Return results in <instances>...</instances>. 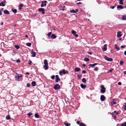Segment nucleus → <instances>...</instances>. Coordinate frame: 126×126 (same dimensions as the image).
I'll use <instances>...</instances> for the list:
<instances>
[{
	"label": "nucleus",
	"instance_id": "nucleus-58",
	"mask_svg": "<svg viewBox=\"0 0 126 126\" xmlns=\"http://www.w3.org/2000/svg\"><path fill=\"white\" fill-rule=\"evenodd\" d=\"M82 4V3H81V2H79V3H77V5H79V4Z\"/></svg>",
	"mask_w": 126,
	"mask_h": 126
},
{
	"label": "nucleus",
	"instance_id": "nucleus-46",
	"mask_svg": "<svg viewBox=\"0 0 126 126\" xmlns=\"http://www.w3.org/2000/svg\"><path fill=\"white\" fill-rule=\"evenodd\" d=\"M20 62H21V61H20V60L19 59H18L16 61V62L17 63H20Z\"/></svg>",
	"mask_w": 126,
	"mask_h": 126
},
{
	"label": "nucleus",
	"instance_id": "nucleus-3",
	"mask_svg": "<svg viewBox=\"0 0 126 126\" xmlns=\"http://www.w3.org/2000/svg\"><path fill=\"white\" fill-rule=\"evenodd\" d=\"M101 89L100 90V92L103 93H104L106 92V88L104 87V85H102L101 86Z\"/></svg>",
	"mask_w": 126,
	"mask_h": 126
},
{
	"label": "nucleus",
	"instance_id": "nucleus-53",
	"mask_svg": "<svg viewBox=\"0 0 126 126\" xmlns=\"http://www.w3.org/2000/svg\"><path fill=\"white\" fill-rule=\"evenodd\" d=\"M32 63V61H30V62L29 63V65H30Z\"/></svg>",
	"mask_w": 126,
	"mask_h": 126
},
{
	"label": "nucleus",
	"instance_id": "nucleus-21",
	"mask_svg": "<svg viewBox=\"0 0 126 126\" xmlns=\"http://www.w3.org/2000/svg\"><path fill=\"white\" fill-rule=\"evenodd\" d=\"M35 117L36 118H39L40 117L38 113H35L34 115Z\"/></svg>",
	"mask_w": 126,
	"mask_h": 126
},
{
	"label": "nucleus",
	"instance_id": "nucleus-48",
	"mask_svg": "<svg viewBox=\"0 0 126 126\" xmlns=\"http://www.w3.org/2000/svg\"><path fill=\"white\" fill-rule=\"evenodd\" d=\"M126 47V46L125 45H124V46L122 45V46H121V48H125Z\"/></svg>",
	"mask_w": 126,
	"mask_h": 126
},
{
	"label": "nucleus",
	"instance_id": "nucleus-23",
	"mask_svg": "<svg viewBox=\"0 0 126 126\" xmlns=\"http://www.w3.org/2000/svg\"><path fill=\"white\" fill-rule=\"evenodd\" d=\"M82 82H84L85 84L86 83V80L84 78H83L82 79Z\"/></svg>",
	"mask_w": 126,
	"mask_h": 126
},
{
	"label": "nucleus",
	"instance_id": "nucleus-31",
	"mask_svg": "<svg viewBox=\"0 0 126 126\" xmlns=\"http://www.w3.org/2000/svg\"><path fill=\"white\" fill-rule=\"evenodd\" d=\"M122 19L123 20H126V15H124L122 18Z\"/></svg>",
	"mask_w": 126,
	"mask_h": 126
},
{
	"label": "nucleus",
	"instance_id": "nucleus-25",
	"mask_svg": "<svg viewBox=\"0 0 126 126\" xmlns=\"http://www.w3.org/2000/svg\"><path fill=\"white\" fill-rule=\"evenodd\" d=\"M114 46H115V49H116L117 50L120 49L119 47H118L116 44L114 45Z\"/></svg>",
	"mask_w": 126,
	"mask_h": 126
},
{
	"label": "nucleus",
	"instance_id": "nucleus-50",
	"mask_svg": "<svg viewBox=\"0 0 126 126\" xmlns=\"http://www.w3.org/2000/svg\"><path fill=\"white\" fill-rule=\"evenodd\" d=\"M86 72V71L85 70H84L82 71V73L85 74Z\"/></svg>",
	"mask_w": 126,
	"mask_h": 126
},
{
	"label": "nucleus",
	"instance_id": "nucleus-14",
	"mask_svg": "<svg viewBox=\"0 0 126 126\" xmlns=\"http://www.w3.org/2000/svg\"><path fill=\"white\" fill-rule=\"evenodd\" d=\"M121 31H119L118 32L117 35V36L119 38L122 35L121 34Z\"/></svg>",
	"mask_w": 126,
	"mask_h": 126
},
{
	"label": "nucleus",
	"instance_id": "nucleus-7",
	"mask_svg": "<svg viewBox=\"0 0 126 126\" xmlns=\"http://www.w3.org/2000/svg\"><path fill=\"white\" fill-rule=\"evenodd\" d=\"M56 79L55 80L56 82L57 83L60 81V79L59 78V76L58 75H56L55 76Z\"/></svg>",
	"mask_w": 126,
	"mask_h": 126
},
{
	"label": "nucleus",
	"instance_id": "nucleus-33",
	"mask_svg": "<svg viewBox=\"0 0 126 126\" xmlns=\"http://www.w3.org/2000/svg\"><path fill=\"white\" fill-rule=\"evenodd\" d=\"M15 47L17 49H18L20 48V47L19 46L16 45L15 46Z\"/></svg>",
	"mask_w": 126,
	"mask_h": 126
},
{
	"label": "nucleus",
	"instance_id": "nucleus-27",
	"mask_svg": "<svg viewBox=\"0 0 126 126\" xmlns=\"http://www.w3.org/2000/svg\"><path fill=\"white\" fill-rule=\"evenodd\" d=\"M64 124L66 126H69L70 125V123L66 122H64Z\"/></svg>",
	"mask_w": 126,
	"mask_h": 126
},
{
	"label": "nucleus",
	"instance_id": "nucleus-55",
	"mask_svg": "<svg viewBox=\"0 0 126 126\" xmlns=\"http://www.w3.org/2000/svg\"><path fill=\"white\" fill-rule=\"evenodd\" d=\"M23 5L22 4H20V5H19V7H22L23 6Z\"/></svg>",
	"mask_w": 126,
	"mask_h": 126
},
{
	"label": "nucleus",
	"instance_id": "nucleus-64",
	"mask_svg": "<svg viewBox=\"0 0 126 126\" xmlns=\"http://www.w3.org/2000/svg\"><path fill=\"white\" fill-rule=\"evenodd\" d=\"M83 67H85L86 66V65L85 64H84L83 65Z\"/></svg>",
	"mask_w": 126,
	"mask_h": 126
},
{
	"label": "nucleus",
	"instance_id": "nucleus-63",
	"mask_svg": "<svg viewBox=\"0 0 126 126\" xmlns=\"http://www.w3.org/2000/svg\"><path fill=\"white\" fill-rule=\"evenodd\" d=\"M22 9V7H19V10H21Z\"/></svg>",
	"mask_w": 126,
	"mask_h": 126
},
{
	"label": "nucleus",
	"instance_id": "nucleus-61",
	"mask_svg": "<svg viewBox=\"0 0 126 126\" xmlns=\"http://www.w3.org/2000/svg\"><path fill=\"white\" fill-rule=\"evenodd\" d=\"M115 7V6H113L112 7H111V8L112 9H113Z\"/></svg>",
	"mask_w": 126,
	"mask_h": 126
},
{
	"label": "nucleus",
	"instance_id": "nucleus-36",
	"mask_svg": "<svg viewBox=\"0 0 126 126\" xmlns=\"http://www.w3.org/2000/svg\"><path fill=\"white\" fill-rule=\"evenodd\" d=\"M52 33L51 32H49L47 34V35L48 37H50V35Z\"/></svg>",
	"mask_w": 126,
	"mask_h": 126
},
{
	"label": "nucleus",
	"instance_id": "nucleus-51",
	"mask_svg": "<svg viewBox=\"0 0 126 126\" xmlns=\"http://www.w3.org/2000/svg\"><path fill=\"white\" fill-rule=\"evenodd\" d=\"M77 123L79 125V124H80V121H77Z\"/></svg>",
	"mask_w": 126,
	"mask_h": 126
},
{
	"label": "nucleus",
	"instance_id": "nucleus-59",
	"mask_svg": "<svg viewBox=\"0 0 126 126\" xmlns=\"http://www.w3.org/2000/svg\"><path fill=\"white\" fill-rule=\"evenodd\" d=\"M125 108L124 109L125 110H126V105H125L124 106Z\"/></svg>",
	"mask_w": 126,
	"mask_h": 126
},
{
	"label": "nucleus",
	"instance_id": "nucleus-12",
	"mask_svg": "<svg viewBox=\"0 0 126 126\" xmlns=\"http://www.w3.org/2000/svg\"><path fill=\"white\" fill-rule=\"evenodd\" d=\"M97 64V63H94L93 64H90L89 65V66L91 67L92 68H93L94 67V66L95 65H96Z\"/></svg>",
	"mask_w": 126,
	"mask_h": 126
},
{
	"label": "nucleus",
	"instance_id": "nucleus-40",
	"mask_svg": "<svg viewBox=\"0 0 126 126\" xmlns=\"http://www.w3.org/2000/svg\"><path fill=\"white\" fill-rule=\"evenodd\" d=\"M70 12L71 13H75V10H70Z\"/></svg>",
	"mask_w": 126,
	"mask_h": 126
},
{
	"label": "nucleus",
	"instance_id": "nucleus-47",
	"mask_svg": "<svg viewBox=\"0 0 126 126\" xmlns=\"http://www.w3.org/2000/svg\"><path fill=\"white\" fill-rule=\"evenodd\" d=\"M27 87H30L31 85L29 83H28L27 84Z\"/></svg>",
	"mask_w": 126,
	"mask_h": 126
},
{
	"label": "nucleus",
	"instance_id": "nucleus-30",
	"mask_svg": "<svg viewBox=\"0 0 126 126\" xmlns=\"http://www.w3.org/2000/svg\"><path fill=\"white\" fill-rule=\"evenodd\" d=\"M6 118L7 120H9L10 119V117L9 115H7L6 117Z\"/></svg>",
	"mask_w": 126,
	"mask_h": 126
},
{
	"label": "nucleus",
	"instance_id": "nucleus-56",
	"mask_svg": "<svg viewBox=\"0 0 126 126\" xmlns=\"http://www.w3.org/2000/svg\"><path fill=\"white\" fill-rule=\"evenodd\" d=\"M78 9H76V10L75 11V13H76L78 12Z\"/></svg>",
	"mask_w": 126,
	"mask_h": 126
},
{
	"label": "nucleus",
	"instance_id": "nucleus-8",
	"mask_svg": "<svg viewBox=\"0 0 126 126\" xmlns=\"http://www.w3.org/2000/svg\"><path fill=\"white\" fill-rule=\"evenodd\" d=\"M71 33H72V34L74 36H75L76 37H77L78 36V35L76 34V32L75 31H74V30H73L72 31Z\"/></svg>",
	"mask_w": 126,
	"mask_h": 126
},
{
	"label": "nucleus",
	"instance_id": "nucleus-18",
	"mask_svg": "<svg viewBox=\"0 0 126 126\" xmlns=\"http://www.w3.org/2000/svg\"><path fill=\"white\" fill-rule=\"evenodd\" d=\"M57 37L56 35H55V34H52L51 35V38L52 39H54L55 38Z\"/></svg>",
	"mask_w": 126,
	"mask_h": 126
},
{
	"label": "nucleus",
	"instance_id": "nucleus-42",
	"mask_svg": "<svg viewBox=\"0 0 126 126\" xmlns=\"http://www.w3.org/2000/svg\"><path fill=\"white\" fill-rule=\"evenodd\" d=\"M55 77V76L54 75H53L51 77V78L52 79H54Z\"/></svg>",
	"mask_w": 126,
	"mask_h": 126
},
{
	"label": "nucleus",
	"instance_id": "nucleus-10",
	"mask_svg": "<svg viewBox=\"0 0 126 126\" xmlns=\"http://www.w3.org/2000/svg\"><path fill=\"white\" fill-rule=\"evenodd\" d=\"M106 98L103 95L101 96L100 99L102 101H103Z\"/></svg>",
	"mask_w": 126,
	"mask_h": 126
},
{
	"label": "nucleus",
	"instance_id": "nucleus-22",
	"mask_svg": "<svg viewBox=\"0 0 126 126\" xmlns=\"http://www.w3.org/2000/svg\"><path fill=\"white\" fill-rule=\"evenodd\" d=\"M4 13L6 14H10L9 12L7 10H5L4 11Z\"/></svg>",
	"mask_w": 126,
	"mask_h": 126
},
{
	"label": "nucleus",
	"instance_id": "nucleus-5",
	"mask_svg": "<svg viewBox=\"0 0 126 126\" xmlns=\"http://www.w3.org/2000/svg\"><path fill=\"white\" fill-rule=\"evenodd\" d=\"M45 9L42 8H39L38 9V11L40 12H41L42 14H45Z\"/></svg>",
	"mask_w": 126,
	"mask_h": 126
},
{
	"label": "nucleus",
	"instance_id": "nucleus-29",
	"mask_svg": "<svg viewBox=\"0 0 126 126\" xmlns=\"http://www.w3.org/2000/svg\"><path fill=\"white\" fill-rule=\"evenodd\" d=\"M27 115L29 116V118H30V116L33 115V114L31 112H30L29 113L27 114Z\"/></svg>",
	"mask_w": 126,
	"mask_h": 126
},
{
	"label": "nucleus",
	"instance_id": "nucleus-15",
	"mask_svg": "<svg viewBox=\"0 0 126 126\" xmlns=\"http://www.w3.org/2000/svg\"><path fill=\"white\" fill-rule=\"evenodd\" d=\"M80 86L82 89H84L86 87V85H84L82 84H80Z\"/></svg>",
	"mask_w": 126,
	"mask_h": 126
},
{
	"label": "nucleus",
	"instance_id": "nucleus-34",
	"mask_svg": "<svg viewBox=\"0 0 126 126\" xmlns=\"http://www.w3.org/2000/svg\"><path fill=\"white\" fill-rule=\"evenodd\" d=\"M89 59L87 58H85L84 59V60L86 62H89Z\"/></svg>",
	"mask_w": 126,
	"mask_h": 126
},
{
	"label": "nucleus",
	"instance_id": "nucleus-43",
	"mask_svg": "<svg viewBox=\"0 0 126 126\" xmlns=\"http://www.w3.org/2000/svg\"><path fill=\"white\" fill-rule=\"evenodd\" d=\"M62 73H63V71H59V74H60V75H61V76H62Z\"/></svg>",
	"mask_w": 126,
	"mask_h": 126
},
{
	"label": "nucleus",
	"instance_id": "nucleus-4",
	"mask_svg": "<svg viewBox=\"0 0 126 126\" xmlns=\"http://www.w3.org/2000/svg\"><path fill=\"white\" fill-rule=\"evenodd\" d=\"M104 58L106 60L108 61L111 62L113 60L112 59L110 58H109L106 56H105Z\"/></svg>",
	"mask_w": 126,
	"mask_h": 126
},
{
	"label": "nucleus",
	"instance_id": "nucleus-52",
	"mask_svg": "<svg viewBox=\"0 0 126 126\" xmlns=\"http://www.w3.org/2000/svg\"><path fill=\"white\" fill-rule=\"evenodd\" d=\"M114 113H116V115H118V114H119V113L118 112H117L116 111H114Z\"/></svg>",
	"mask_w": 126,
	"mask_h": 126
},
{
	"label": "nucleus",
	"instance_id": "nucleus-11",
	"mask_svg": "<svg viewBox=\"0 0 126 126\" xmlns=\"http://www.w3.org/2000/svg\"><path fill=\"white\" fill-rule=\"evenodd\" d=\"M6 2L5 0H4L2 1L0 3V6H5V4H4V3H5Z\"/></svg>",
	"mask_w": 126,
	"mask_h": 126
},
{
	"label": "nucleus",
	"instance_id": "nucleus-6",
	"mask_svg": "<svg viewBox=\"0 0 126 126\" xmlns=\"http://www.w3.org/2000/svg\"><path fill=\"white\" fill-rule=\"evenodd\" d=\"M60 88V86L58 84L55 85L54 87V88L56 90H58Z\"/></svg>",
	"mask_w": 126,
	"mask_h": 126
},
{
	"label": "nucleus",
	"instance_id": "nucleus-32",
	"mask_svg": "<svg viewBox=\"0 0 126 126\" xmlns=\"http://www.w3.org/2000/svg\"><path fill=\"white\" fill-rule=\"evenodd\" d=\"M27 46L29 47H30L31 45V43H28L26 44Z\"/></svg>",
	"mask_w": 126,
	"mask_h": 126
},
{
	"label": "nucleus",
	"instance_id": "nucleus-60",
	"mask_svg": "<svg viewBox=\"0 0 126 126\" xmlns=\"http://www.w3.org/2000/svg\"><path fill=\"white\" fill-rule=\"evenodd\" d=\"M41 3L42 4L44 5V1H42L41 2Z\"/></svg>",
	"mask_w": 126,
	"mask_h": 126
},
{
	"label": "nucleus",
	"instance_id": "nucleus-24",
	"mask_svg": "<svg viewBox=\"0 0 126 126\" xmlns=\"http://www.w3.org/2000/svg\"><path fill=\"white\" fill-rule=\"evenodd\" d=\"M124 0H119V4L121 5L123 4V1Z\"/></svg>",
	"mask_w": 126,
	"mask_h": 126
},
{
	"label": "nucleus",
	"instance_id": "nucleus-2",
	"mask_svg": "<svg viewBox=\"0 0 126 126\" xmlns=\"http://www.w3.org/2000/svg\"><path fill=\"white\" fill-rule=\"evenodd\" d=\"M44 63L45 65L44 66V68L45 70H47L48 67V63L47 62V60H45L44 61Z\"/></svg>",
	"mask_w": 126,
	"mask_h": 126
},
{
	"label": "nucleus",
	"instance_id": "nucleus-26",
	"mask_svg": "<svg viewBox=\"0 0 126 126\" xmlns=\"http://www.w3.org/2000/svg\"><path fill=\"white\" fill-rule=\"evenodd\" d=\"M65 7V6L63 5L61 6V10L64 11V8Z\"/></svg>",
	"mask_w": 126,
	"mask_h": 126
},
{
	"label": "nucleus",
	"instance_id": "nucleus-41",
	"mask_svg": "<svg viewBox=\"0 0 126 126\" xmlns=\"http://www.w3.org/2000/svg\"><path fill=\"white\" fill-rule=\"evenodd\" d=\"M44 5L45 6H46V3L47 2V1L46 0H44Z\"/></svg>",
	"mask_w": 126,
	"mask_h": 126
},
{
	"label": "nucleus",
	"instance_id": "nucleus-16",
	"mask_svg": "<svg viewBox=\"0 0 126 126\" xmlns=\"http://www.w3.org/2000/svg\"><path fill=\"white\" fill-rule=\"evenodd\" d=\"M107 45L105 44L104 45L103 48H102V50L103 51H105L107 50Z\"/></svg>",
	"mask_w": 126,
	"mask_h": 126
},
{
	"label": "nucleus",
	"instance_id": "nucleus-13",
	"mask_svg": "<svg viewBox=\"0 0 126 126\" xmlns=\"http://www.w3.org/2000/svg\"><path fill=\"white\" fill-rule=\"evenodd\" d=\"M81 71V69L80 68L78 67H76L74 69L75 72H77Z\"/></svg>",
	"mask_w": 126,
	"mask_h": 126
},
{
	"label": "nucleus",
	"instance_id": "nucleus-17",
	"mask_svg": "<svg viewBox=\"0 0 126 126\" xmlns=\"http://www.w3.org/2000/svg\"><path fill=\"white\" fill-rule=\"evenodd\" d=\"M63 71V73L64 74H67L68 73V72L67 71L65 70L64 69H63L62 70Z\"/></svg>",
	"mask_w": 126,
	"mask_h": 126
},
{
	"label": "nucleus",
	"instance_id": "nucleus-19",
	"mask_svg": "<svg viewBox=\"0 0 126 126\" xmlns=\"http://www.w3.org/2000/svg\"><path fill=\"white\" fill-rule=\"evenodd\" d=\"M117 8L118 9H123V7L121 5H119L117 6Z\"/></svg>",
	"mask_w": 126,
	"mask_h": 126
},
{
	"label": "nucleus",
	"instance_id": "nucleus-9",
	"mask_svg": "<svg viewBox=\"0 0 126 126\" xmlns=\"http://www.w3.org/2000/svg\"><path fill=\"white\" fill-rule=\"evenodd\" d=\"M32 52L31 53V54H32V57H35L36 56V53L35 52L33 51V50L32 49Z\"/></svg>",
	"mask_w": 126,
	"mask_h": 126
},
{
	"label": "nucleus",
	"instance_id": "nucleus-57",
	"mask_svg": "<svg viewBox=\"0 0 126 126\" xmlns=\"http://www.w3.org/2000/svg\"><path fill=\"white\" fill-rule=\"evenodd\" d=\"M88 54H89L90 55H91L92 54V53L91 52H88Z\"/></svg>",
	"mask_w": 126,
	"mask_h": 126
},
{
	"label": "nucleus",
	"instance_id": "nucleus-45",
	"mask_svg": "<svg viewBox=\"0 0 126 126\" xmlns=\"http://www.w3.org/2000/svg\"><path fill=\"white\" fill-rule=\"evenodd\" d=\"M98 70V68L97 67H96L94 69V70L95 71H97Z\"/></svg>",
	"mask_w": 126,
	"mask_h": 126
},
{
	"label": "nucleus",
	"instance_id": "nucleus-39",
	"mask_svg": "<svg viewBox=\"0 0 126 126\" xmlns=\"http://www.w3.org/2000/svg\"><path fill=\"white\" fill-rule=\"evenodd\" d=\"M112 116H113V117L114 118V120H116V118H117V117L116 116H113V115H114V114H113V113H112Z\"/></svg>",
	"mask_w": 126,
	"mask_h": 126
},
{
	"label": "nucleus",
	"instance_id": "nucleus-38",
	"mask_svg": "<svg viewBox=\"0 0 126 126\" xmlns=\"http://www.w3.org/2000/svg\"><path fill=\"white\" fill-rule=\"evenodd\" d=\"M124 62L123 61H121L120 62V64L121 65H122L124 63Z\"/></svg>",
	"mask_w": 126,
	"mask_h": 126
},
{
	"label": "nucleus",
	"instance_id": "nucleus-54",
	"mask_svg": "<svg viewBox=\"0 0 126 126\" xmlns=\"http://www.w3.org/2000/svg\"><path fill=\"white\" fill-rule=\"evenodd\" d=\"M118 84L119 85H121L122 84V83L120 82H119L118 83Z\"/></svg>",
	"mask_w": 126,
	"mask_h": 126
},
{
	"label": "nucleus",
	"instance_id": "nucleus-28",
	"mask_svg": "<svg viewBox=\"0 0 126 126\" xmlns=\"http://www.w3.org/2000/svg\"><path fill=\"white\" fill-rule=\"evenodd\" d=\"M80 126H86V125L83 123H81L79 124Z\"/></svg>",
	"mask_w": 126,
	"mask_h": 126
},
{
	"label": "nucleus",
	"instance_id": "nucleus-1",
	"mask_svg": "<svg viewBox=\"0 0 126 126\" xmlns=\"http://www.w3.org/2000/svg\"><path fill=\"white\" fill-rule=\"evenodd\" d=\"M16 74V75L15 76V79L18 81H19L23 79V75L21 74H17V73Z\"/></svg>",
	"mask_w": 126,
	"mask_h": 126
},
{
	"label": "nucleus",
	"instance_id": "nucleus-49",
	"mask_svg": "<svg viewBox=\"0 0 126 126\" xmlns=\"http://www.w3.org/2000/svg\"><path fill=\"white\" fill-rule=\"evenodd\" d=\"M113 70V69H110L109 70V72H112Z\"/></svg>",
	"mask_w": 126,
	"mask_h": 126
},
{
	"label": "nucleus",
	"instance_id": "nucleus-44",
	"mask_svg": "<svg viewBox=\"0 0 126 126\" xmlns=\"http://www.w3.org/2000/svg\"><path fill=\"white\" fill-rule=\"evenodd\" d=\"M77 77L79 79H80V78L81 77V75L78 74L77 75Z\"/></svg>",
	"mask_w": 126,
	"mask_h": 126
},
{
	"label": "nucleus",
	"instance_id": "nucleus-37",
	"mask_svg": "<svg viewBox=\"0 0 126 126\" xmlns=\"http://www.w3.org/2000/svg\"><path fill=\"white\" fill-rule=\"evenodd\" d=\"M121 126H126V122H125L124 123H122L121 125Z\"/></svg>",
	"mask_w": 126,
	"mask_h": 126
},
{
	"label": "nucleus",
	"instance_id": "nucleus-35",
	"mask_svg": "<svg viewBox=\"0 0 126 126\" xmlns=\"http://www.w3.org/2000/svg\"><path fill=\"white\" fill-rule=\"evenodd\" d=\"M12 12H13L14 13H16L17 12V10L16 9H15L14 10H12Z\"/></svg>",
	"mask_w": 126,
	"mask_h": 126
},
{
	"label": "nucleus",
	"instance_id": "nucleus-20",
	"mask_svg": "<svg viewBox=\"0 0 126 126\" xmlns=\"http://www.w3.org/2000/svg\"><path fill=\"white\" fill-rule=\"evenodd\" d=\"M31 84L32 86H35L36 85V82L34 81H33L32 82Z\"/></svg>",
	"mask_w": 126,
	"mask_h": 126
},
{
	"label": "nucleus",
	"instance_id": "nucleus-62",
	"mask_svg": "<svg viewBox=\"0 0 126 126\" xmlns=\"http://www.w3.org/2000/svg\"><path fill=\"white\" fill-rule=\"evenodd\" d=\"M124 54L126 56V50L124 51Z\"/></svg>",
	"mask_w": 126,
	"mask_h": 126
}]
</instances>
